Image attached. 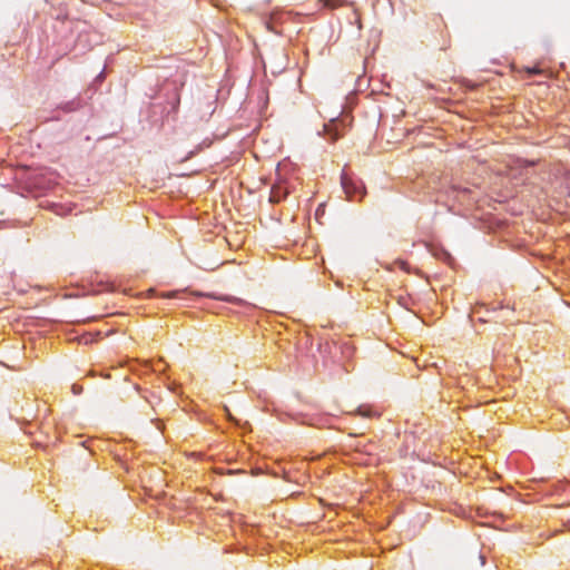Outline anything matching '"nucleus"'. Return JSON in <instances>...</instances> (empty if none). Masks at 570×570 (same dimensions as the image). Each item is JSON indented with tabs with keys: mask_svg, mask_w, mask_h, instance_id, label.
<instances>
[{
	"mask_svg": "<svg viewBox=\"0 0 570 570\" xmlns=\"http://www.w3.org/2000/svg\"><path fill=\"white\" fill-rule=\"evenodd\" d=\"M320 214H323L322 206H320V207L316 209V216H318Z\"/></svg>",
	"mask_w": 570,
	"mask_h": 570,
	"instance_id": "obj_11",
	"label": "nucleus"
},
{
	"mask_svg": "<svg viewBox=\"0 0 570 570\" xmlns=\"http://www.w3.org/2000/svg\"><path fill=\"white\" fill-rule=\"evenodd\" d=\"M178 294V292H169L168 294H166L165 296L168 297V298H171V297H176Z\"/></svg>",
	"mask_w": 570,
	"mask_h": 570,
	"instance_id": "obj_7",
	"label": "nucleus"
},
{
	"mask_svg": "<svg viewBox=\"0 0 570 570\" xmlns=\"http://www.w3.org/2000/svg\"><path fill=\"white\" fill-rule=\"evenodd\" d=\"M279 19H281L279 14H273L271 18V23H274V22L278 21Z\"/></svg>",
	"mask_w": 570,
	"mask_h": 570,
	"instance_id": "obj_6",
	"label": "nucleus"
},
{
	"mask_svg": "<svg viewBox=\"0 0 570 570\" xmlns=\"http://www.w3.org/2000/svg\"><path fill=\"white\" fill-rule=\"evenodd\" d=\"M320 214H323L322 206H320V207L316 209V216H318Z\"/></svg>",
	"mask_w": 570,
	"mask_h": 570,
	"instance_id": "obj_10",
	"label": "nucleus"
},
{
	"mask_svg": "<svg viewBox=\"0 0 570 570\" xmlns=\"http://www.w3.org/2000/svg\"><path fill=\"white\" fill-rule=\"evenodd\" d=\"M225 411H226V413H227L228 419H229V420H232V421H234V417L232 416V414L229 413V411H228V409H227V407H225Z\"/></svg>",
	"mask_w": 570,
	"mask_h": 570,
	"instance_id": "obj_9",
	"label": "nucleus"
},
{
	"mask_svg": "<svg viewBox=\"0 0 570 570\" xmlns=\"http://www.w3.org/2000/svg\"><path fill=\"white\" fill-rule=\"evenodd\" d=\"M344 126V120L331 119L328 124L324 125V131L330 137L331 140H336L340 138L341 128Z\"/></svg>",
	"mask_w": 570,
	"mask_h": 570,
	"instance_id": "obj_2",
	"label": "nucleus"
},
{
	"mask_svg": "<svg viewBox=\"0 0 570 570\" xmlns=\"http://www.w3.org/2000/svg\"><path fill=\"white\" fill-rule=\"evenodd\" d=\"M227 302H237V303H240L242 301L238 299V298H232V297H228L226 298Z\"/></svg>",
	"mask_w": 570,
	"mask_h": 570,
	"instance_id": "obj_8",
	"label": "nucleus"
},
{
	"mask_svg": "<svg viewBox=\"0 0 570 570\" xmlns=\"http://www.w3.org/2000/svg\"><path fill=\"white\" fill-rule=\"evenodd\" d=\"M480 561H481V564L483 566L485 563V559L483 556H480Z\"/></svg>",
	"mask_w": 570,
	"mask_h": 570,
	"instance_id": "obj_14",
	"label": "nucleus"
},
{
	"mask_svg": "<svg viewBox=\"0 0 570 570\" xmlns=\"http://www.w3.org/2000/svg\"><path fill=\"white\" fill-rule=\"evenodd\" d=\"M267 27L269 28V30H272L274 32H278L277 30L274 29V27L271 23H268Z\"/></svg>",
	"mask_w": 570,
	"mask_h": 570,
	"instance_id": "obj_12",
	"label": "nucleus"
},
{
	"mask_svg": "<svg viewBox=\"0 0 570 570\" xmlns=\"http://www.w3.org/2000/svg\"><path fill=\"white\" fill-rule=\"evenodd\" d=\"M289 193L288 187L284 183H277L272 186L269 200L272 203H279Z\"/></svg>",
	"mask_w": 570,
	"mask_h": 570,
	"instance_id": "obj_3",
	"label": "nucleus"
},
{
	"mask_svg": "<svg viewBox=\"0 0 570 570\" xmlns=\"http://www.w3.org/2000/svg\"><path fill=\"white\" fill-rule=\"evenodd\" d=\"M400 266H401V268L405 269L406 268V263L405 262H401Z\"/></svg>",
	"mask_w": 570,
	"mask_h": 570,
	"instance_id": "obj_13",
	"label": "nucleus"
},
{
	"mask_svg": "<svg viewBox=\"0 0 570 570\" xmlns=\"http://www.w3.org/2000/svg\"><path fill=\"white\" fill-rule=\"evenodd\" d=\"M344 0H324V6L328 8H336L343 3Z\"/></svg>",
	"mask_w": 570,
	"mask_h": 570,
	"instance_id": "obj_4",
	"label": "nucleus"
},
{
	"mask_svg": "<svg viewBox=\"0 0 570 570\" xmlns=\"http://www.w3.org/2000/svg\"><path fill=\"white\" fill-rule=\"evenodd\" d=\"M341 185L346 195V198L351 202L361 200L365 194V187L363 183L346 173H342Z\"/></svg>",
	"mask_w": 570,
	"mask_h": 570,
	"instance_id": "obj_1",
	"label": "nucleus"
},
{
	"mask_svg": "<svg viewBox=\"0 0 570 570\" xmlns=\"http://www.w3.org/2000/svg\"><path fill=\"white\" fill-rule=\"evenodd\" d=\"M357 413L362 416H371L372 415V411L368 409H364V407H358Z\"/></svg>",
	"mask_w": 570,
	"mask_h": 570,
	"instance_id": "obj_5",
	"label": "nucleus"
}]
</instances>
